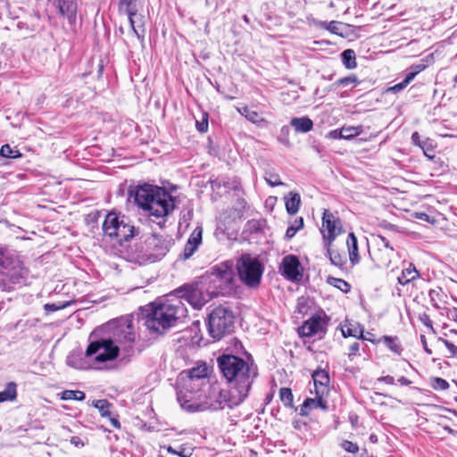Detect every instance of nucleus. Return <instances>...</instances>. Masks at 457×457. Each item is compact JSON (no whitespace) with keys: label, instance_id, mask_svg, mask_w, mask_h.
Masks as SVG:
<instances>
[{"label":"nucleus","instance_id":"1","mask_svg":"<svg viewBox=\"0 0 457 457\" xmlns=\"http://www.w3.org/2000/svg\"><path fill=\"white\" fill-rule=\"evenodd\" d=\"M217 363L230 389L245 400L258 376L257 366L253 361L248 362L233 354L220 355L217 359Z\"/></svg>","mask_w":457,"mask_h":457},{"label":"nucleus","instance_id":"2","mask_svg":"<svg viewBox=\"0 0 457 457\" xmlns=\"http://www.w3.org/2000/svg\"><path fill=\"white\" fill-rule=\"evenodd\" d=\"M187 310L181 299L170 296L150 304L145 318L146 328L157 334H163L178 320L187 316Z\"/></svg>","mask_w":457,"mask_h":457},{"label":"nucleus","instance_id":"3","mask_svg":"<svg viewBox=\"0 0 457 457\" xmlns=\"http://www.w3.org/2000/svg\"><path fill=\"white\" fill-rule=\"evenodd\" d=\"M174 240L169 236L151 234L136 245L135 259L140 265L162 260L170 251Z\"/></svg>","mask_w":457,"mask_h":457},{"label":"nucleus","instance_id":"4","mask_svg":"<svg viewBox=\"0 0 457 457\" xmlns=\"http://www.w3.org/2000/svg\"><path fill=\"white\" fill-rule=\"evenodd\" d=\"M0 289L11 291L26 281L28 270L17 257L0 249Z\"/></svg>","mask_w":457,"mask_h":457},{"label":"nucleus","instance_id":"5","mask_svg":"<svg viewBox=\"0 0 457 457\" xmlns=\"http://www.w3.org/2000/svg\"><path fill=\"white\" fill-rule=\"evenodd\" d=\"M102 229L104 236L114 238L120 244L130 240L138 233L129 217L114 212L105 216Z\"/></svg>","mask_w":457,"mask_h":457},{"label":"nucleus","instance_id":"6","mask_svg":"<svg viewBox=\"0 0 457 457\" xmlns=\"http://www.w3.org/2000/svg\"><path fill=\"white\" fill-rule=\"evenodd\" d=\"M245 399L229 389H221L219 386H208L204 394V411H220L225 407L232 409L240 405Z\"/></svg>","mask_w":457,"mask_h":457},{"label":"nucleus","instance_id":"7","mask_svg":"<svg viewBox=\"0 0 457 457\" xmlns=\"http://www.w3.org/2000/svg\"><path fill=\"white\" fill-rule=\"evenodd\" d=\"M209 335L216 340H220L234 330L235 316L233 312L224 306L214 308L207 320Z\"/></svg>","mask_w":457,"mask_h":457},{"label":"nucleus","instance_id":"8","mask_svg":"<svg viewBox=\"0 0 457 457\" xmlns=\"http://www.w3.org/2000/svg\"><path fill=\"white\" fill-rule=\"evenodd\" d=\"M110 333L108 337L117 345L131 347L137 337V332L130 317L125 316L115 319L105 325Z\"/></svg>","mask_w":457,"mask_h":457},{"label":"nucleus","instance_id":"9","mask_svg":"<svg viewBox=\"0 0 457 457\" xmlns=\"http://www.w3.org/2000/svg\"><path fill=\"white\" fill-rule=\"evenodd\" d=\"M237 268L239 278L246 286L255 287L260 284L262 267L257 258L245 253L237 261Z\"/></svg>","mask_w":457,"mask_h":457},{"label":"nucleus","instance_id":"10","mask_svg":"<svg viewBox=\"0 0 457 457\" xmlns=\"http://www.w3.org/2000/svg\"><path fill=\"white\" fill-rule=\"evenodd\" d=\"M119 353V345L109 337H102L91 342L86 350V355L87 357L94 356V360L98 363L115 360Z\"/></svg>","mask_w":457,"mask_h":457},{"label":"nucleus","instance_id":"11","mask_svg":"<svg viewBox=\"0 0 457 457\" xmlns=\"http://www.w3.org/2000/svg\"><path fill=\"white\" fill-rule=\"evenodd\" d=\"M176 293L177 295L174 297L180 298L181 302L187 301L195 309H201L212 297L209 292H204V287L200 284L185 285Z\"/></svg>","mask_w":457,"mask_h":457},{"label":"nucleus","instance_id":"12","mask_svg":"<svg viewBox=\"0 0 457 457\" xmlns=\"http://www.w3.org/2000/svg\"><path fill=\"white\" fill-rule=\"evenodd\" d=\"M234 275L233 262L231 261L223 262L212 268V282L220 291L230 287Z\"/></svg>","mask_w":457,"mask_h":457},{"label":"nucleus","instance_id":"13","mask_svg":"<svg viewBox=\"0 0 457 457\" xmlns=\"http://www.w3.org/2000/svg\"><path fill=\"white\" fill-rule=\"evenodd\" d=\"M321 233L325 246H330L337 236L343 232L342 223L338 217L328 210H324L322 215Z\"/></svg>","mask_w":457,"mask_h":457},{"label":"nucleus","instance_id":"14","mask_svg":"<svg viewBox=\"0 0 457 457\" xmlns=\"http://www.w3.org/2000/svg\"><path fill=\"white\" fill-rule=\"evenodd\" d=\"M174 199L164 188H161L160 192L154 199V202L147 210L151 216L161 218L167 216L174 209Z\"/></svg>","mask_w":457,"mask_h":457},{"label":"nucleus","instance_id":"15","mask_svg":"<svg viewBox=\"0 0 457 457\" xmlns=\"http://www.w3.org/2000/svg\"><path fill=\"white\" fill-rule=\"evenodd\" d=\"M177 399L180 407L188 412L204 411V394L196 391L178 390Z\"/></svg>","mask_w":457,"mask_h":457},{"label":"nucleus","instance_id":"16","mask_svg":"<svg viewBox=\"0 0 457 457\" xmlns=\"http://www.w3.org/2000/svg\"><path fill=\"white\" fill-rule=\"evenodd\" d=\"M161 188L162 187L157 186L145 184L143 186H138L135 189L134 193H130V195L134 196L135 203L138 207L147 212Z\"/></svg>","mask_w":457,"mask_h":457},{"label":"nucleus","instance_id":"17","mask_svg":"<svg viewBox=\"0 0 457 457\" xmlns=\"http://www.w3.org/2000/svg\"><path fill=\"white\" fill-rule=\"evenodd\" d=\"M301 337H313L325 332V321L320 315H315L307 320L298 329Z\"/></svg>","mask_w":457,"mask_h":457},{"label":"nucleus","instance_id":"18","mask_svg":"<svg viewBox=\"0 0 457 457\" xmlns=\"http://www.w3.org/2000/svg\"><path fill=\"white\" fill-rule=\"evenodd\" d=\"M53 4L60 15L66 18L70 24L75 23L78 10L75 0H53Z\"/></svg>","mask_w":457,"mask_h":457},{"label":"nucleus","instance_id":"19","mask_svg":"<svg viewBox=\"0 0 457 457\" xmlns=\"http://www.w3.org/2000/svg\"><path fill=\"white\" fill-rule=\"evenodd\" d=\"M283 273L291 280H299L302 278L300 272V262L295 255H287L284 257L282 262Z\"/></svg>","mask_w":457,"mask_h":457},{"label":"nucleus","instance_id":"20","mask_svg":"<svg viewBox=\"0 0 457 457\" xmlns=\"http://www.w3.org/2000/svg\"><path fill=\"white\" fill-rule=\"evenodd\" d=\"M202 228L197 227L194 229L187 244L185 245L184 251L181 255V258L183 260L189 259L195 253V252L196 251V249L198 248L199 245L202 242Z\"/></svg>","mask_w":457,"mask_h":457},{"label":"nucleus","instance_id":"21","mask_svg":"<svg viewBox=\"0 0 457 457\" xmlns=\"http://www.w3.org/2000/svg\"><path fill=\"white\" fill-rule=\"evenodd\" d=\"M179 386L178 390H185L187 392L196 391L197 393L206 392L208 388V382L206 380L195 379L191 378H181L179 377Z\"/></svg>","mask_w":457,"mask_h":457},{"label":"nucleus","instance_id":"22","mask_svg":"<svg viewBox=\"0 0 457 457\" xmlns=\"http://www.w3.org/2000/svg\"><path fill=\"white\" fill-rule=\"evenodd\" d=\"M119 6L120 11L129 16V23L133 32L138 38H144V36H141L138 30L135 28L134 16H136L137 12V0H120Z\"/></svg>","mask_w":457,"mask_h":457},{"label":"nucleus","instance_id":"23","mask_svg":"<svg viewBox=\"0 0 457 457\" xmlns=\"http://www.w3.org/2000/svg\"><path fill=\"white\" fill-rule=\"evenodd\" d=\"M324 395H316L315 398H306L301 405L299 414L301 416H308L312 410L321 409L326 411L328 409L327 401L323 399Z\"/></svg>","mask_w":457,"mask_h":457},{"label":"nucleus","instance_id":"24","mask_svg":"<svg viewBox=\"0 0 457 457\" xmlns=\"http://www.w3.org/2000/svg\"><path fill=\"white\" fill-rule=\"evenodd\" d=\"M376 244L378 245V251H386V257L379 258V265L387 267L391 263V259L395 254V248L391 245L389 240L383 236H378Z\"/></svg>","mask_w":457,"mask_h":457},{"label":"nucleus","instance_id":"25","mask_svg":"<svg viewBox=\"0 0 457 457\" xmlns=\"http://www.w3.org/2000/svg\"><path fill=\"white\" fill-rule=\"evenodd\" d=\"M312 379L316 395H326L328 392L329 377L325 370H316L312 374Z\"/></svg>","mask_w":457,"mask_h":457},{"label":"nucleus","instance_id":"26","mask_svg":"<svg viewBox=\"0 0 457 457\" xmlns=\"http://www.w3.org/2000/svg\"><path fill=\"white\" fill-rule=\"evenodd\" d=\"M290 125L298 133H307L313 129V121L307 116L292 118Z\"/></svg>","mask_w":457,"mask_h":457},{"label":"nucleus","instance_id":"27","mask_svg":"<svg viewBox=\"0 0 457 457\" xmlns=\"http://www.w3.org/2000/svg\"><path fill=\"white\" fill-rule=\"evenodd\" d=\"M346 245L348 248L349 260L352 265H356L360 262V255L358 249L357 237L354 233L351 232L348 235Z\"/></svg>","mask_w":457,"mask_h":457},{"label":"nucleus","instance_id":"28","mask_svg":"<svg viewBox=\"0 0 457 457\" xmlns=\"http://www.w3.org/2000/svg\"><path fill=\"white\" fill-rule=\"evenodd\" d=\"M208 368L205 364L198 365L187 370H183L179 377L191 378L195 379L206 380Z\"/></svg>","mask_w":457,"mask_h":457},{"label":"nucleus","instance_id":"29","mask_svg":"<svg viewBox=\"0 0 457 457\" xmlns=\"http://www.w3.org/2000/svg\"><path fill=\"white\" fill-rule=\"evenodd\" d=\"M419 277L420 272L416 270L415 266L412 263H408V266L403 270L397 280L399 284L405 286Z\"/></svg>","mask_w":457,"mask_h":457},{"label":"nucleus","instance_id":"30","mask_svg":"<svg viewBox=\"0 0 457 457\" xmlns=\"http://www.w3.org/2000/svg\"><path fill=\"white\" fill-rule=\"evenodd\" d=\"M312 24L317 28L328 30L329 32H331L333 34H336L338 36H343V32L341 31L343 23L340 21H332L330 22H328V21H319V20H313Z\"/></svg>","mask_w":457,"mask_h":457},{"label":"nucleus","instance_id":"31","mask_svg":"<svg viewBox=\"0 0 457 457\" xmlns=\"http://www.w3.org/2000/svg\"><path fill=\"white\" fill-rule=\"evenodd\" d=\"M300 204V195L295 192H290L288 197H286V209L288 214H295L299 211Z\"/></svg>","mask_w":457,"mask_h":457},{"label":"nucleus","instance_id":"32","mask_svg":"<svg viewBox=\"0 0 457 457\" xmlns=\"http://www.w3.org/2000/svg\"><path fill=\"white\" fill-rule=\"evenodd\" d=\"M384 343L385 345L393 353L400 355L403 348L396 337L383 336L377 340V343Z\"/></svg>","mask_w":457,"mask_h":457},{"label":"nucleus","instance_id":"33","mask_svg":"<svg viewBox=\"0 0 457 457\" xmlns=\"http://www.w3.org/2000/svg\"><path fill=\"white\" fill-rule=\"evenodd\" d=\"M17 397V385L15 382H8L5 388L0 392V403L13 401Z\"/></svg>","mask_w":457,"mask_h":457},{"label":"nucleus","instance_id":"34","mask_svg":"<svg viewBox=\"0 0 457 457\" xmlns=\"http://www.w3.org/2000/svg\"><path fill=\"white\" fill-rule=\"evenodd\" d=\"M266 226L265 220H248L245 225L244 231L245 233L253 234V233H260L262 232Z\"/></svg>","mask_w":457,"mask_h":457},{"label":"nucleus","instance_id":"35","mask_svg":"<svg viewBox=\"0 0 457 457\" xmlns=\"http://www.w3.org/2000/svg\"><path fill=\"white\" fill-rule=\"evenodd\" d=\"M342 61L346 69L352 70L356 68V54L353 49H346L341 54Z\"/></svg>","mask_w":457,"mask_h":457},{"label":"nucleus","instance_id":"36","mask_svg":"<svg viewBox=\"0 0 457 457\" xmlns=\"http://www.w3.org/2000/svg\"><path fill=\"white\" fill-rule=\"evenodd\" d=\"M325 247L327 248V255L328 256L331 263L337 267H339L340 269H343L346 263L345 257L337 252L332 251L330 246Z\"/></svg>","mask_w":457,"mask_h":457},{"label":"nucleus","instance_id":"37","mask_svg":"<svg viewBox=\"0 0 457 457\" xmlns=\"http://www.w3.org/2000/svg\"><path fill=\"white\" fill-rule=\"evenodd\" d=\"M167 453L171 455H177L179 457H191L193 453V449L186 447L184 445H179V449L176 450L172 446H164L163 447Z\"/></svg>","mask_w":457,"mask_h":457},{"label":"nucleus","instance_id":"38","mask_svg":"<svg viewBox=\"0 0 457 457\" xmlns=\"http://www.w3.org/2000/svg\"><path fill=\"white\" fill-rule=\"evenodd\" d=\"M279 398L280 401L286 407L292 408L294 407V396L292 394V390L288 387H282L279 390Z\"/></svg>","mask_w":457,"mask_h":457},{"label":"nucleus","instance_id":"39","mask_svg":"<svg viewBox=\"0 0 457 457\" xmlns=\"http://www.w3.org/2000/svg\"><path fill=\"white\" fill-rule=\"evenodd\" d=\"M303 227V219L302 217L295 219L293 224L287 228L285 235L286 238L291 239L292 237H294L296 232L302 229Z\"/></svg>","mask_w":457,"mask_h":457},{"label":"nucleus","instance_id":"40","mask_svg":"<svg viewBox=\"0 0 457 457\" xmlns=\"http://www.w3.org/2000/svg\"><path fill=\"white\" fill-rule=\"evenodd\" d=\"M328 283L344 293H348L351 290V286L348 282L342 278H337L333 277L328 278Z\"/></svg>","mask_w":457,"mask_h":457},{"label":"nucleus","instance_id":"41","mask_svg":"<svg viewBox=\"0 0 457 457\" xmlns=\"http://www.w3.org/2000/svg\"><path fill=\"white\" fill-rule=\"evenodd\" d=\"M62 400H76V401H83L86 398V395L84 392L79 390H64L62 393Z\"/></svg>","mask_w":457,"mask_h":457},{"label":"nucleus","instance_id":"42","mask_svg":"<svg viewBox=\"0 0 457 457\" xmlns=\"http://www.w3.org/2000/svg\"><path fill=\"white\" fill-rule=\"evenodd\" d=\"M362 132V127H343V139H351L356 136H359Z\"/></svg>","mask_w":457,"mask_h":457},{"label":"nucleus","instance_id":"43","mask_svg":"<svg viewBox=\"0 0 457 457\" xmlns=\"http://www.w3.org/2000/svg\"><path fill=\"white\" fill-rule=\"evenodd\" d=\"M0 155L4 158L12 159H15L21 156L18 150L12 149L9 145H4L1 147Z\"/></svg>","mask_w":457,"mask_h":457},{"label":"nucleus","instance_id":"44","mask_svg":"<svg viewBox=\"0 0 457 457\" xmlns=\"http://www.w3.org/2000/svg\"><path fill=\"white\" fill-rule=\"evenodd\" d=\"M110 403L107 401V400H97L96 403H95V407L97 408L99 410V411L101 412V415L105 417V416H110L111 412L109 411L110 409Z\"/></svg>","mask_w":457,"mask_h":457},{"label":"nucleus","instance_id":"45","mask_svg":"<svg viewBox=\"0 0 457 457\" xmlns=\"http://www.w3.org/2000/svg\"><path fill=\"white\" fill-rule=\"evenodd\" d=\"M357 83H359L357 76L356 75H350V76L344 77V78H341V79H337L335 82V85L337 87H341V86L342 87H347L350 84H357Z\"/></svg>","mask_w":457,"mask_h":457},{"label":"nucleus","instance_id":"46","mask_svg":"<svg viewBox=\"0 0 457 457\" xmlns=\"http://www.w3.org/2000/svg\"><path fill=\"white\" fill-rule=\"evenodd\" d=\"M431 386L435 390H446L449 387V383L441 378H432Z\"/></svg>","mask_w":457,"mask_h":457},{"label":"nucleus","instance_id":"47","mask_svg":"<svg viewBox=\"0 0 457 457\" xmlns=\"http://www.w3.org/2000/svg\"><path fill=\"white\" fill-rule=\"evenodd\" d=\"M340 445L347 453H355L359 451V446L357 444L348 440H344Z\"/></svg>","mask_w":457,"mask_h":457},{"label":"nucleus","instance_id":"48","mask_svg":"<svg viewBox=\"0 0 457 457\" xmlns=\"http://www.w3.org/2000/svg\"><path fill=\"white\" fill-rule=\"evenodd\" d=\"M245 118L249 121H251V122H253L254 124H259L261 122H264L265 121L264 119L262 118L261 115L257 112H255L253 110H252L250 112V113H248L247 117H245Z\"/></svg>","mask_w":457,"mask_h":457},{"label":"nucleus","instance_id":"49","mask_svg":"<svg viewBox=\"0 0 457 457\" xmlns=\"http://www.w3.org/2000/svg\"><path fill=\"white\" fill-rule=\"evenodd\" d=\"M360 343L358 341H354L353 344L349 345V353L348 358L350 361H353V358L358 354L360 350Z\"/></svg>","mask_w":457,"mask_h":457},{"label":"nucleus","instance_id":"50","mask_svg":"<svg viewBox=\"0 0 457 457\" xmlns=\"http://www.w3.org/2000/svg\"><path fill=\"white\" fill-rule=\"evenodd\" d=\"M439 341H441L445 345L451 355L454 356L457 354V346L454 344L441 337L439 338Z\"/></svg>","mask_w":457,"mask_h":457},{"label":"nucleus","instance_id":"51","mask_svg":"<svg viewBox=\"0 0 457 457\" xmlns=\"http://www.w3.org/2000/svg\"><path fill=\"white\" fill-rule=\"evenodd\" d=\"M296 309L299 313L305 314L308 310L307 300L305 298H299Z\"/></svg>","mask_w":457,"mask_h":457},{"label":"nucleus","instance_id":"52","mask_svg":"<svg viewBox=\"0 0 457 457\" xmlns=\"http://www.w3.org/2000/svg\"><path fill=\"white\" fill-rule=\"evenodd\" d=\"M267 183L271 187L283 185V182L279 179V177L276 174H270L269 178H265Z\"/></svg>","mask_w":457,"mask_h":457},{"label":"nucleus","instance_id":"53","mask_svg":"<svg viewBox=\"0 0 457 457\" xmlns=\"http://www.w3.org/2000/svg\"><path fill=\"white\" fill-rule=\"evenodd\" d=\"M422 69L418 66L417 67V70L414 71H411V72H408L404 78V79L403 81H404V84H407L409 85L411 83V81L413 80V79L415 78V76L421 71Z\"/></svg>","mask_w":457,"mask_h":457},{"label":"nucleus","instance_id":"54","mask_svg":"<svg viewBox=\"0 0 457 457\" xmlns=\"http://www.w3.org/2000/svg\"><path fill=\"white\" fill-rule=\"evenodd\" d=\"M196 129L199 132H206L208 129L207 118H204L201 121H196Z\"/></svg>","mask_w":457,"mask_h":457},{"label":"nucleus","instance_id":"55","mask_svg":"<svg viewBox=\"0 0 457 457\" xmlns=\"http://www.w3.org/2000/svg\"><path fill=\"white\" fill-rule=\"evenodd\" d=\"M420 320L426 326L428 327V328H430L431 330L434 331V328H433V325H432V320H430L429 316L426 313H423L420 317Z\"/></svg>","mask_w":457,"mask_h":457},{"label":"nucleus","instance_id":"56","mask_svg":"<svg viewBox=\"0 0 457 457\" xmlns=\"http://www.w3.org/2000/svg\"><path fill=\"white\" fill-rule=\"evenodd\" d=\"M411 140H412V143L416 145H419L420 148H422L423 150L425 149V146H424V142H421L420 141V137L419 135L418 132H414L411 136Z\"/></svg>","mask_w":457,"mask_h":457},{"label":"nucleus","instance_id":"57","mask_svg":"<svg viewBox=\"0 0 457 457\" xmlns=\"http://www.w3.org/2000/svg\"><path fill=\"white\" fill-rule=\"evenodd\" d=\"M407 86H408L407 84H404V81H402V82L397 83L395 86L391 87L389 88V91H391L393 93H398L401 90H403L404 87H406Z\"/></svg>","mask_w":457,"mask_h":457},{"label":"nucleus","instance_id":"58","mask_svg":"<svg viewBox=\"0 0 457 457\" xmlns=\"http://www.w3.org/2000/svg\"><path fill=\"white\" fill-rule=\"evenodd\" d=\"M378 382H385L386 384H388V385H394L395 384V378L394 377L392 376H384V377H380L377 379Z\"/></svg>","mask_w":457,"mask_h":457},{"label":"nucleus","instance_id":"59","mask_svg":"<svg viewBox=\"0 0 457 457\" xmlns=\"http://www.w3.org/2000/svg\"><path fill=\"white\" fill-rule=\"evenodd\" d=\"M328 135H329V137L333 138V139L343 138L342 129L331 130Z\"/></svg>","mask_w":457,"mask_h":457},{"label":"nucleus","instance_id":"60","mask_svg":"<svg viewBox=\"0 0 457 457\" xmlns=\"http://www.w3.org/2000/svg\"><path fill=\"white\" fill-rule=\"evenodd\" d=\"M71 444L73 445L76 447H82L84 446V443L82 439L79 436H72L71 438Z\"/></svg>","mask_w":457,"mask_h":457},{"label":"nucleus","instance_id":"61","mask_svg":"<svg viewBox=\"0 0 457 457\" xmlns=\"http://www.w3.org/2000/svg\"><path fill=\"white\" fill-rule=\"evenodd\" d=\"M44 309L46 311V312H55L57 310H60L61 307L60 306H57L56 304L54 303H46L45 304L44 306Z\"/></svg>","mask_w":457,"mask_h":457},{"label":"nucleus","instance_id":"62","mask_svg":"<svg viewBox=\"0 0 457 457\" xmlns=\"http://www.w3.org/2000/svg\"><path fill=\"white\" fill-rule=\"evenodd\" d=\"M342 334L345 337H357V335H356V330H353L350 328H348L346 330H342Z\"/></svg>","mask_w":457,"mask_h":457},{"label":"nucleus","instance_id":"63","mask_svg":"<svg viewBox=\"0 0 457 457\" xmlns=\"http://www.w3.org/2000/svg\"><path fill=\"white\" fill-rule=\"evenodd\" d=\"M420 341H421V343H422V345H423L424 350H425L428 354H431V353H432V351L428 347L427 340H426L425 336H423V335H421V336H420Z\"/></svg>","mask_w":457,"mask_h":457},{"label":"nucleus","instance_id":"64","mask_svg":"<svg viewBox=\"0 0 457 457\" xmlns=\"http://www.w3.org/2000/svg\"><path fill=\"white\" fill-rule=\"evenodd\" d=\"M237 111L241 115L247 117L248 113H250V112L252 110L250 108H248L247 106H244L241 108H237Z\"/></svg>","mask_w":457,"mask_h":457}]
</instances>
